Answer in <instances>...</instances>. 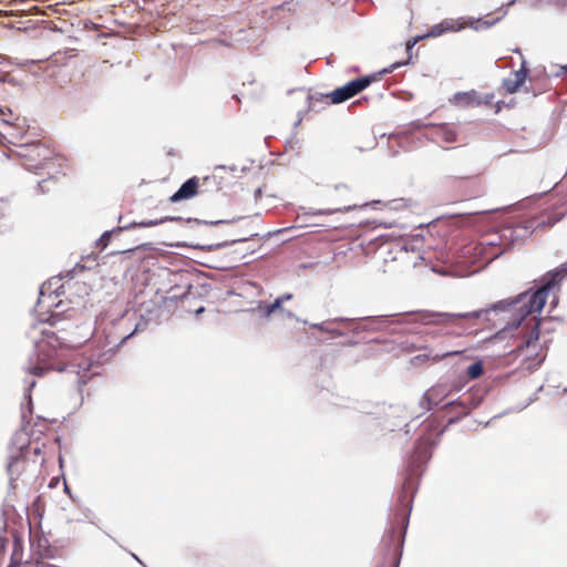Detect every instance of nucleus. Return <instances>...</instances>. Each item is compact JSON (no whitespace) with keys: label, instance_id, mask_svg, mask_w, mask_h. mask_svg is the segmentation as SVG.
Returning a JSON list of instances; mask_svg holds the SVG:
<instances>
[{"label":"nucleus","instance_id":"1","mask_svg":"<svg viewBox=\"0 0 567 567\" xmlns=\"http://www.w3.org/2000/svg\"><path fill=\"white\" fill-rule=\"evenodd\" d=\"M565 279L567 261L545 274L539 280L540 286L534 292L527 291L517 298L519 309L524 308L525 315L516 324L519 342L512 352L522 358V365L529 371L536 370L547 355V349L539 342L540 320L536 313L542 311L547 299H550L553 307L558 303V293Z\"/></svg>","mask_w":567,"mask_h":567},{"label":"nucleus","instance_id":"2","mask_svg":"<svg viewBox=\"0 0 567 567\" xmlns=\"http://www.w3.org/2000/svg\"><path fill=\"white\" fill-rule=\"evenodd\" d=\"M19 155L22 164L30 171L47 169L51 178L66 175L69 168L66 159L55 155L51 148L40 142L23 146Z\"/></svg>","mask_w":567,"mask_h":567},{"label":"nucleus","instance_id":"3","mask_svg":"<svg viewBox=\"0 0 567 567\" xmlns=\"http://www.w3.org/2000/svg\"><path fill=\"white\" fill-rule=\"evenodd\" d=\"M443 190L451 203L465 202L484 193L482 184L472 177H451L445 182Z\"/></svg>","mask_w":567,"mask_h":567},{"label":"nucleus","instance_id":"4","mask_svg":"<svg viewBox=\"0 0 567 567\" xmlns=\"http://www.w3.org/2000/svg\"><path fill=\"white\" fill-rule=\"evenodd\" d=\"M563 216L564 213L555 215L554 217L546 214L526 217L514 221L511 227L504 229V233L509 231L513 240L523 239L528 237L538 228L551 227L557 221H559Z\"/></svg>","mask_w":567,"mask_h":567},{"label":"nucleus","instance_id":"5","mask_svg":"<svg viewBox=\"0 0 567 567\" xmlns=\"http://www.w3.org/2000/svg\"><path fill=\"white\" fill-rule=\"evenodd\" d=\"M377 75H367L362 78H358L353 81L348 82L346 85L341 87H337L329 95L322 96L323 99H330V103L339 104L342 103L358 93L362 92L367 89L372 82L377 81Z\"/></svg>","mask_w":567,"mask_h":567},{"label":"nucleus","instance_id":"6","mask_svg":"<svg viewBox=\"0 0 567 567\" xmlns=\"http://www.w3.org/2000/svg\"><path fill=\"white\" fill-rule=\"evenodd\" d=\"M216 185V177L215 176H206L203 179L194 176L189 179H187L179 189L171 196V202L176 203L181 200L190 199L197 194H204L208 192L209 185Z\"/></svg>","mask_w":567,"mask_h":567},{"label":"nucleus","instance_id":"7","mask_svg":"<svg viewBox=\"0 0 567 567\" xmlns=\"http://www.w3.org/2000/svg\"><path fill=\"white\" fill-rule=\"evenodd\" d=\"M494 94H481L475 90L468 92H457L450 100L451 103L458 107H477L482 105H492Z\"/></svg>","mask_w":567,"mask_h":567},{"label":"nucleus","instance_id":"8","mask_svg":"<svg viewBox=\"0 0 567 567\" xmlns=\"http://www.w3.org/2000/svg\"><path fill=\"white\" fill-rule=\"evenodd\" d=\"M486 310L472 311L466 313H436V312H424L421 316V320L425 323L436 324H456L460 319H477L482 315L486 313Z\"/></svg>","mask_w":567,"mask_h":567},{"label":"nucleus","instance_id":"9","mask_svg":"<svg viewBox=\"0 0 567 567\" xmlns=\"http://www.w3.org/2000/svg\"><path fill=\"white\" fill-rule=\"evenodd\" d=\"M452 392V389L446 383H437L427 389L423 395V401L426 402L427 409L431 410L441 404Z\"/></svg>","mask_w":567,"mask_h":567},{"label":"nucleus","instance_id":"10","mask_svg":"<svg viewBox=\"0 0 567 567\" xmlns=\"http://www.w3.org/2000/svg\"><path fill=\"white\" fill-rule=\"evenodd\" d=\"M528 69L526 63L523 62L519 70L512 72L503 80V87L509 94L516 93L526 82Z\"/></svg>","mask_w":567,"mask_h":567},{"label":"nucleus","instance_id":"11","mask_svg":"<svg viewBox=\"0 0 567 567\" xmlns=\"http://www.w3.org/2000/svg\"><path fill=\"white\" fill-rule=\"evenodd\" d=\"M434 136L439 142L452 144L458 141V131L451 124H439L434 128Z\"/></svg>","mask_w":567,"mask_h":567},{"label":"nucleus","instance_id":"12","mask_svg":"<svg viewBox=\"0 0 567 567\" xmlns=\"http://www.w3.org/2000/svg\"><path fill=\"white\" fill-rule=\"evenodd\" d=\"M461 353H463L462 350L446 351V352H443V353H432V352H430V353H426V354L415 355L412 359V362L414 364L426 363V362L437 363V362L442 361L445 358L454 357V355H457V354H461Z\"/></svg>","mask_w":567,"mask_h":567},{"label":"nucleus","instance_id":"13","mask_svg":"<svg viewBox=\"0 0 567 567\" xmlns=\"http://www.w3.org/2000/svg\"><path fill=\"white\" fill-rule=\"evenodd\" d=\"M460 29H461V25L457 24L455 21H453V20H444V21H442L441 23L434 25L431 29L430 35L439 37L441 34H443L444 32L457 31Z\"/></svg>","mask_w":567,"mask_h":567},{"label":"nucleus","instance_id":"14","mask_svg":"<svg viewBox=\"0 0 567 567\" xmlns=\"http://www.w3.org/2000/svg\"><path fill=\"white\" fill-rule=\"evenodd\" d=\"M512 305H513L515 310L519 311V313H520L519 318L514 319L513 322H512L511 328H505L499 333L507 334V333L512 332L513 330H515L516 331V341H517L516 343H518L519 342V334H518V330H516V324L520 320V318L525 315V310H524V308L522 310L519 309L520 305L517 303V299L514 300L512 302ZM512 337H515V333H512Z\"/></svg>","mask_w":567,"mask_h":567},{"label":"nucleus","instance_id":"15","mask_svg":"<svg viewBox=\"0 0 567 567\" xmlns=\"http://www.w3.org/2000/svg\"><path fill=\"white\" fill-rule=\"evenodd\" d=\"M54 368L47 364L44 361L38 362L37 364L27 368L30 374L42 377L47 371L53 370Z\"/></svg>","mask_w":567,"mask_h":567},{"label":"nucleus","instance_id":"16","mask_svg":"<svg viewBox=\"0 0 567 567\" xmlns=\"http://www.w3.org/2000/svg\"><path fill=\"white\" fill-rule=\"evenodd\" d=\"M483 363L481 361H476L467 368L466 374L468 379L475 380L483 374Z\"/></svg>","mask_w":567,"mask_h":567},{"label":"nucleus","instance_id":"17","mask_svg":"<svg viewBox=\"0 0 567 567\" xmlns=\"http://www.w3.org/2000/svg\"><path fill=\"white\" fill-rule=\"evenodd\" d=\"M23 457H24V454H23L22 449H20L19 451H17L10 455L9 463H8L9 473L13 474L16 472V470H17L16 467H17L18 463L20 461H22Z\"/></svg>","mask_w":567,"mask_h":567},{"label":"nucleus","instance_id":"18","mask_svg":"<svg viewBox=\"0 0 567 567\" xmlns=\"http://www.w3.org/2000/svg\"><path fill=\"white\" fill-rule=\"evenodd\" d=\"M282 302L278 298L267 308V315L274 313L277 309L281 307Z\"/></svg>","mask_w":567,"mask_h":567},{"label":"nucleus","instance_id":"19","mask_svg":"<svg viewBox=\"0 0 567 567\" xmlns=\"http://www.w3.org/2000/svg\"><path fill=\"white\" fill-rule=\"evenodd\" d=\"M351 206L338 207L333 209L319 210V214H333L336 212L350 210Z\"/></svg>","mask_w":567,"mask_h":567},{"label":"nucleus","instance_id":"20","mask_svg":"<svg viewBox=\"0 0 567 567\" xmlns=\"http://www.w3.org/2000/svg\"><path fill=\"white\" fill-rule=\"evenodd\" d=\"M406 488H409L408 484H404L403 486V494L400 496L401 502H406L409 504L411 502V497L406 493Z\"/></svg>","mask_w":567,"mask_h":567},{"label":"nucleus","instance_id":"21","mask_svg":"<svg viewBox=\"0 0 567 567\" xmlns=\"http://www.w3.org/2000/svg\"><path fill=\"white\" fill-rule=\"evenodd\" d=\"M111 235L109 233H104L102 237L100 238V243L102 244V248H105L107 246V241L110 240Z\"/></svg>","mask_w":567,"mask_h":567},{"label":"nucleus","instance_id":"22","mask_svg":"<svg viewBox=\"0 0 567 567\" xmlns=\"http://www.w3.org/2000/svg\"><path fill=\"white\" fill-rule=\"evenodd\" d=\"M168 218H165V219H162V220H150V221H145L143 223L142 225L143 226H146V227H151V226H156L165 220H167Z\"/></svg>","mask_w":567,"mask_h":567},{"label":"nucleus","instance_id":"23","mask_svg":"<svg viewBox=\"0 0 567 567\" xmlns=\"http://www.w3.org/2000/svg\"><path fill=\"white\" fill-rule=\"evenodd\" d=\"M503 105H504L503 101H497L496 103L493 102V104L489 105V106L491 107L494 106L495 107V113H499L502 111Z\"/></svg>","mask_w":567,"mask_h":567},{"label":"nucleus","instance_id":"24","mask_svg":"<svg viewBox=\"0 0 567 567\" xmlns=\"http://www.w3.org/2000/svg\"><path fill=\"white\" fill-rule=\"evenodd\" d=\"M403 64H404V63H402V62L393 63V64L390 66V69H384V70H383V73H389V72H391V71H393V70H395V69H398L399 66L403 65Z\"/></svg>","mask_w":567,"mask_h":567},{"label":"nucleus","instance_id":"25","mask_svg":"<svg viewBox=\"0 0 567 567\" xmlns=\"http://www.w3.org/2000/svg\"><path fill=\"white\" fill-rule=\"evenodd\" d=\"M278 299L281 300V302L284 303L285 301H288V300L292 299V295L291 293H284V295L279 296Z\"/></svg>","mask_w":567,"mask_h":567},{"label":"nucleus","instance_id":"26","mask_svg":"<svg viewBox=\"0 0 567 567\" xmlns=\"http://www.w3.org/2000/svg\"><path fill=\"white\" fill-rule=\"evenodd\" d=\"M312 328L318 329V330H320V331H328L327 329H324V328H323V326H322V324H318V323L312 324Z\"/></svg>","mask_w":567,"mask_h":567},{"label":"nucleus","instance_id":"27","mask_svg":"<svg viewBox=\"0 0 567 567\" xmlns=\"http://www.w3.org/2000/svg\"><path fill=\"white\" fill-rule=\"evenodd\" d=\"M48 181H42L39 183V188H41L42 192H44V187L47 185Z\"/></svg>","mask_w":567,"mask_h":567},{"label":"nucleus","instance_id":"28","mask_svg":"<svg viewBox=\"0 0 567 567\" xmlns=\"http://www.w3.org/2000/svg\"><path fill=\"white\" fill-rule=\"evenodd\" d=\"M392 535H396L398 539L401 538V533L400 532H396V530H392L391 532Z\"/></svg>","mask_w":567,"mask_h":567},{"label":"nucleus","instance_id":"29","mask_svg":"<svg viewBox=\"0 0 567 567\" xmlns=\"http://www.w3.org/2000/svg\"><path fill=\"white\" fill-rule=\"evenodd\" d=\"M260 196H261V189H260V188H258V189L256 190L255 197H256V198H258V197H260Z\"/></svg>","mask_w":567,"mask_h":567},{"label":"nucleus","instance_id":"30","mask_svg":"<svg viewBox=\"0 0 567 567\" xmlns=\"http://www.w3.org/2000/svg\"><path fill=\"white\" fill-rule=\"evenodd\" d=\"M245 240H247V238H239V239H237V240H234V243H237V241H245Z\"/></svg>","mask_w":567,"mask_h":567},{"label":"nucleus","instance_id":"31","mask_svg":"<svg viewBox=\"0 0 567 567\" xmlns=\"http://www.w3.org/2000/svg\"><path fill=\"white\" fill-rule=\"evenodd\" d=\"M526 92H532L533 94H536L533 89H526Z\"/></svg>","mask_w":567,"mask_h":567},{"label":"nucleus","instance_id":"32","mask_svg":"<svg viewBox=\"0 0 567 567\" xmlns=\"http://www.w3.org/2000/svg\"><path fill=\"white\" fill-rule=\"evenodd\" d=\"M383 71L382 72H379V74H375L377 76L379 75H382ZM380 78H378L377 80H379Z\"/></svg>","mask_w":567,"mask_h":567},{"label":"nucleus","instance_id":"33","mask_svg":"<svg viewBox=\"0 0 567 567\" xmlns=\"http://www.w3.org/2000/svg\"><path fill=\"white\" fill-rule=\"evenodd\" d=\"M203 311H204V308H200V309L197 310L198 313L203 312Z\"/></svg>","mask_w":567,"mask_h":567}]
</instances>
